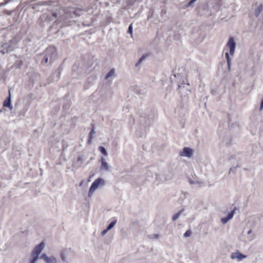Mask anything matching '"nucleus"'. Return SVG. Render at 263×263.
<instances>
[{
	"label": "nucleus",
	"mask_w": 263,
	"mask_h": 263,
	"mask_svg": "<svg viewBox=\"0 0 263 263\" xmlns=\"http://www.w3.org/2000/svg\"><path fill=\"white\" fill-rule=\"evenodd\" d=\"M44 247V243L43 242H42L34 248L31 254V256L33 258L30 263H35L38 258L39 255L40 254Z\"/></svg>",
	"instance_id": "nucleus-1"
},
{
	"label": "nucleus",
	"mask_w": 263,
	"mask_h": 263,
	"mask_svg": "<svg viewBox=\"0 0 263 263\" xmlns=\"http://www.w3.org/2000/svg\"><path fill=\"white\" fill-rule=\"evenodd\" d=\"M104 181L101 178H98L96 179L92 183L89 191L88 196L90 197L95 191L98 188V187L101 184H104Z\"/></svg>",
	"instance_id": "nucleus-2"
},
{
	"label": "nucleus",
	"mask_w": 263,
	"mask_h": 263,
	"mask_svg": "<svg viewBox=\"0 0 263 263\" xmlns=\"http://www.w3.org/2000/svg\"><path fill=\"white\" fill-rule=\"evenodd\" d=\"M226 47L230 49V54L233 55L236 47V43L232 37H230L227 44Z\"/></svg>",
	"instance_id": "nucleus-3"
},
{
	"label": "nucleus",
	"mask_w": 263,
	"mask_h": 263,
	"mask_svg": "<svg viewBox=\"0 0 263 263\" xmlns=\"http://www.w3.org/2000/svg\"><path fill=\"white\" fill-rule=\"evenodd\" d=\"M247 256L242 254L240 252L237 251L236 252L233 253L231 254V258L234 259L237 258L238 261H240L244 258H246Z\"/></svg>",
	"instance_id": "nucleus-4"
},
{
	"label": "nucleus",
	"mask_w": 263,
	"mask_h": 263,
	"mask_svg": "<svg viewBox=\"0 0 263 263\" xmlns=\"http://www.w3.org/2000/svg\"><path fill=\"white\" fill-rule=\"evenodd\" d=\"M193 154L192 150L189 148L185 147L183 148V151L180 152V155L181 156H186L190 157Z\"/></svg>",
	"instance_id": "nucleus-5"
},
{
	"label": "nucleus",
	"mask_w": 263,
	"mask_h": 263,
	"mask_svg": "<svg viewBox=\"0 0 263 263\" xmlns=\"http://www.w3.org/2000/svg\"><path fill=\"white\" fill-rule=\"evenodd\" d=\"M3 106L8 107L10 110H11L13 108L11 103V94L10 90H9L8 97L4 101Z\"/></svg>",
	"instance_id": "nucleus-6"
},
{
	"label": "nucleus",
	"mask_w": 263,
	"mask_h": 263,
	"mask_svg": "<svg viewBox=\"0 0 263 263\" xmlns=\"http://www.w3.org/2000/svg\"><path fill=\"white\" fill-rule=\"evenodd\" d=\"M101 169L105 171H108L109 169L107 163L106 162L105 159L104 157L101 158Z\"/></svg>",
	"instance_id": "nucleus-7"
},
{
	"label": "nucleus",
	"mask_w": 263,
	"mask_h": 263,
	"mask_svg": "<svg viewBox=\"0 0 263 263\" xmlns=\"http://www.w3.org/2000/svg\"><path fill=\"white\" fill-rule=\"evenodd\" d=\"M234 212L231 211V212L229 213L227 217L222 218L221 221L222 223L224 224L227 223L230 219H231L234 215Z\"/></svg>",
	"instance_id": "nucleus-8"
},
{
	"label": "nucleus",
	"mask_w": 263,
	"mask_h": 263,
	"mask_svg": "<svg viewBox=\"0 0 263 263\" xmlns=\"http://www.w3.org/2000/svg\"><path fill=\"white\" fill-rule=\"evenodd\" d=\"M262 10V6L261 5L257 6V8L255 10V14L256 17L258 16Z\"/></svg>",
	"instance_id": "nucleus-9"
},
{
	"label": "nucleus",
	"mask_w": 263,
	"mask_h": 263,
	"mask_svg": "<svg viewBox=\"0 0 263 263\" xmlns=\"http://www.w3.org/2000/svg\"><path fill=\"white\" fill-rule=\"evenodd\" d=\"M95 134V130H94V128L93 127V128L91 129V130H90V133H89V136H88V143H89V144L91 143V140H92V138H93V135Z\"/></svg>",
	"instance_id": "nucleus-10"
},
{
	"label": "nucleus",
	"mask_w": 263,
	"mask_h": 263,
	"mask_svg": "<svg viewBox=\"0 0 263 263\" xmlns=\"http://www.w3.org/2000/svg\"><path fill=\"white\" fill-rule=\"evenodd\" d=\"M46 262V263H57V259L53 256L48 257Z\"/></svg>",
	"instance_id": "nucleus-11"
},
{
	"label": "nucleus",
	"mask_w": 263,
	"mask_h": 263,
	"mask_svg": "<svg viewBox=\"0 0 263 263\" xmlns=\"http://www.w3.org/2000/svg\"><path fill=\"white\" fill-rule=\"evenodd\" d=\"M99 150L102 154H104V155H105V156L107 155V153L105 148L104 147L101 146H99Z\"/></svg>",
	"instance_id": "nucleus-12"
},
{
	"label": "nucleus",
	"mask_w": 263,
	"mask_h": 263,
	"mask_svg": "<svg viewBox=\"0 0 263 263\" xmlns=\"http://www.w3.org/2000/svg\"><path fill=\"white\" fill-rule=\"evenodd\" d=\"M147 56V55H143L139 60V61L137 62V63L136 64V66H138Z\"/></svg>",
	"instance_id": "nucleus-13"
},
{
	"label": "nucleus",
	"mask_w": 263,
	"mask_h": 263,
	"mask_svg": "<svg viewBox=\"0 0 263 263\" xmlns=\"http://www.w3.org/2000/svg\"><path fill=\"white\" fill-rule=\"evenodd\" d=\"M225 55H226V58L227 61L228 68H229V69H230V58L229 57V53L228 52H227L226 53Z\"/></svg>",
	"instance_id": "nucleus-14"
},
{
	"label": "nucleus",
	"mask_w": 263,
	"mask_h": 263,
	"mask_svg": "<svg viewBox=\"0 0 263 263\" xmlns=\"http://www.w3.org/2000/svg\"><path fill=\"white\" fill-rule=\"evenodd\" d=\"M57 16H58V15L55 12H52L51 13V16H50L49 17H47V19L48 21H52V20H53V18H57Z\"/></svg>",
	"instance_id": "nucleus-15"
},
{
	"label": "nucleus",
	"mask_w": 263,
	"mask_h": 263,
	"mask_svg": "<svg viewBox=\"0 0 263 263\" xmlns=\"http://www.w3.org/2000/svg\"><path fill=\"white\" fill-rule=\"evenodd\" d=\"M117 223V221L116 220H113L112 221H111L109 224L108 225V226L107 227V230H110L111 229V228H112L116 224V223Z\"/></svg>",
	"instance_id": "nucleus-16"
},
{
	"label": "nucleus",
	"mask_w": 263,
	"mask_h": 263,
	"mask_svg": "<svg viewBox=\"0 0 263 263\" xmlns=\"http://www.w3.org/2000/svg\"><path fill=\"white\" fill-rule=\"evenodd\" d=\"M115 73V71L114 69H111L108 73L107 74H106V77H105V79H107L108 78H109L110 77H111V76H112Z\"/></svg>",
	"instance_id": "nucleus-17"
},
{
	"label": "nucleus",
	"mask_w": 263,
	"mask_h": 263,
	"mask_svg": "<svg viewBox=\"0 0 263 263\" xmlns=\"http://www.w3.org/2000/svg\"><path fill=\"white\" fill-rule=\"evenodd\" d=\"M192 234V232L190 230H187L185 233L184 234V237H189Z\"/></svg>",
	"instance_id": "nucleus-18"
},
{
	"label": "nucleus",
	"mask_w": 263,
	"mask_h": 263,
	"mask_svg": "<svg viewBox=\"0 0 263 263\" xmlns=\"http://www.w3.org/2000/svg\"><path fill=\"white\" fill-rule=\"evenodd\" d=\"M180 212H179L177 213H176L172 217V219L173 221H175L176 220L178 217L179 216H180Z\"/></svg>",
	"instance_id": "nucleus-19"
},
{
	"label": "nucleus",
	"mask_w": 263,
	"mask_h": 263,
	"mask_svg": "<svg viewBox=\"0 0 263 263\" xmlns=\"http://www.w3.org/2000/svg\"><path fill=\"white\" fill-rule=\"evenodd\" d=\"M128 32L130 33L131 35H132V33H133V26H132V24H130L128 27Z\"/></svg>",
	"instance_id": "nucleus-20"
},
{
	"label": "nucleus",
	"mask_w": 263,
	"mask_h": 263,
	"mask_svg": "<svg viewBox=\"0 0 263 263\" xmlns=\"http://www.w3.org/2000/svg\"><path fill=\"white\" fill-rule=\"evenodd\" d=\"M197 0H191L188 4L187 5V7L192 6Z\"/></svg>",
	"instance_id": "nucleus-21"
},
{
	"label": "nucleus",
	"mask_w": 263,
	"mask_h": 263,
	"mask_svg": "<svg viewBox=\"0 0 263 263\" xmlns=\"http://www.w3.org/2000/svg\"><path fill=\"white\" fill-rule=\"evenodd\" d=\"M48 257L47 256V255L45 254H43L41 256V258H43L45 260V261H46V260L48 259Z\"/></svg>",
	"instance_id": "nucleus-22"
},
{
	"label": "nucleus",
	"mask_w": 263,
	"mask_h": 263,
	"mask_svg": "<svg viewBox=\"0 0 263 263\" xmlns=\"http://www.w3.org/2000/svg\"><path fill=\"white\" fill-rule=\"evenodd\" d=\"M43 61H44L45 63H47L48 61V59L47 57H44L43 59Z\"/></svg>",
	"instance_id": "nucleus-23"
},
{
	"label": "nucleus",
	"mask_w": 263,
	"mask_h": 263,
	"mask_svg": "<svg viewBox=\"0 0 263 263\" xmlns=\"http://www.w3.org/2000/svg\"><path fill=\"white\" fill-rule=\"evenodd\" d=\"M109 230H107V228L104 230H103L102 232V235H104Z\"/></svg>",
	"instance_id": "nucleus-24"
},
{
	"label": "nucleus",
	"mask_w": 263,
	"mask_h": 263,
	"mask_svg": "<svg viewBox=\"0 0 263 263\" xmlns=\"http://www.w3.org/2000/svg\"><path fill=\"white\" fill-rule=\"evenodd\" d=\"M262 108H263V99L262 100L261 102L260 110H262Z\"/></svg>",
	"instance_id": "nucleus-25"
},
{
	"label": "nucleus",
	"mask_w": 263,
	"mask_h": 263,
	"mask_svg": "<svg viewBox=\"0 0 263 263\" xmlns=\"http://www.w3.org/2000/svg\"><path fill=\"white\" fill-rule=\"evenodd\" d=\"M158 237H159V235H157V234H155V235H154V238H158Z\"/></svg>",
	"instance_id": "nucleus-26"
},
{
	"label": "nucleus",
	"mask_w": 263,
	"mask_h": 263,
	"mask_svg": "<svg viewBox=\"0 0 263 263\" xmlns=\"http://www.w3.org/2000/svg\"><path fill=\"white\" fill-rule=\"evenodd\" d=\"M248 233L249 234L251 233V230L248 232Z\"/></svg>",
	"instance_id": "nucleus-27"
}]
</instances>
